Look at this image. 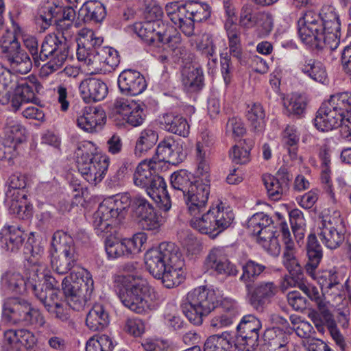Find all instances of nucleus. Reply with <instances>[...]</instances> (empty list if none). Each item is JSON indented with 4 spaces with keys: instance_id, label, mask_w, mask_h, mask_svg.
<instances>
[{
    "instance_id": "10",
    "label": "nucleus",
    "mask_w": 351,
    "mask_h": 351,
    "mask_svg": "<svg viewBox=\"0 0 351 351\" xmlns=\"http://www.w3.org/2000/svg\"><path fill=\"white\" fill-rule=\"evenodd\" d=\"M317 237L327 248L335 250L345 241L346 226L340 213L323 217L317 230Z\"/></svg>"
},
{
    "instance_id": "6",
    "label": "nucleus",
    "mask_w": 351,
    "mask_h": 351,
    "mask_svg": "<svg viewBox=\"0 0 351 351\" xmlns=\"http://www.w3.org/2000/svg\"><path fill=\"white\" fill-rule=\"evenodd\" d=\"M51 245L53 250L51 253L52 267L59 274L68 273L79 258L73 237L64 230H56Z\"/></svg>"
},
{
    "instance_id": "18",
    "label": "nucleus",
    "mask_w": 351,
    "mask_h": 351,
    "mask_svg": "<svg viewBox=\"0 0 351 351\" xmlns=\"http://www.w3.org/2000/svg\"><path fill=\"white\" fill-rule=\"evenodd\" d=\"M134 29L143 40L155 46L167 36V26L159 20L135 23Z\"/></svg>"
},
{
    "instance_id": "15",
    "label": "nucleus",
    "mask_w": 351,
    "mask_h": 351,
    "mask_svg": "<svg viewBox=\"0 0 351 351\" xmlns=\"http://www.w3.org/2000/svg\"><path fill=\"white\" fill-rule=\"evenodd\" d=\"M210 194V185L197 180L184 197L188 212L191 216H195L204 211Z\"/></svg>"
},
{
    "instance_id": "39",
    "label": "nucleus",
    "mask_w": 351,
    "mask_h": 351,
    "mask_svg": "<svg viewBox=\"0 0 351 351\" xmlns=\"http://www.w3.org/2000/svg\"><path fill=\"white\" fill-rule=\"evenodd\" d=\"M196 180L193 174L184 169L174 172L171 176L172 189L180 193L183 197L190 191V189Z\"/></svg>"
},
{
    "instance_id": "30",
    "label": "nucleus",
    "mask_w": 351,
    "mask_h": 351,
    "mask_svg": "<svg viewBox=\"0 0 351 351\" xmlns=\"http://www.w3.org/2000/svg\"><path fill=\"white\" fill-rule=\"evenodd\" d=\"M265 20L269 28L273 25V19L271 14L263 12H255L252 5H244L240 14V23L245 27H254L261 21Z\"/></svg>"
},
{
    "instance_id": "12",
    "label": "nucleus",
    "mask_w": 351,
    "mask_h": 351,
    "mask_svg": "<svg viewBox=\"0 0 351 351\" xmlns=\"http://www.w3.org/2000/svg\"><path fill=\"white\" fill-rule=\"evenodd\" d=\"M280 228L285 245L283 252V264L292 276L291 278H285V281L287 282L288 285L291 286V281H293L294 279L297 281L303 279V268L295 255L294 243L292 241L287 223L280 222Z\"/></svg>"
},
{
    "instance_id": "23",
    "label": "nucleus",
    "mask_w": 351,
    "mask_h": 351,
    "mask_svg": "<svg viewBox=\"0 0 351 351\" xmlns=\"http://www.w3.org/2000/svg\"><path fill=\"white\" fill-rule=\"evenodd\" d=\"M145 191L152 199L160 202L161 209L164 211L169 210L171 202L166 182L162 176L155 173Z\"/></svg>"
},
{
    "instance_id": "38",
    "label": "nucleus",
    "mask_w": 351,
    "mask_h": 351,
    "mask_svg": "<svg viewBox=\"0 0 351 351\" xmlns=\"http://www.w3.org/2000/svg\"><path fill=\"white\" fill-rule=\"evenodd\" d=\"M158 139V132L150 128L143 130L136 140L134 154L141 157L151 149L157 143Z\"/></svg>"
},
{
    "instance_id": "28",
    "label": "nucleus",
    "mask_w": 351,
    "mask_h": 351,
    "mask_svg": "<svg viewBox=\"0 0 351 351\" xmlns=\"http://www.w3.org/2000/svg\"><path fill=\"white\" fill-rule=\"evenodd\" d=\"M109 323V314L101 304H95L86 315V325L92 331H101Z\"/></svg>"
},
{
    "instance_id": "51",
    "label": "nucleus",
    "mask_w": 351,
    "mask_h": 351,
    "mask_svg": "<svg viewBox=\"0 0 351 351\" xmlns=\"http://www.w3.org/2000/svg\"><path fill=\"white\" fill-rule=\"evenodd\" d=\"M262 180L269 197L273 200L280 199L281 195L288 191L285 184H281L276 177L271 175H263Z\"/></svg>"
},
{
    "instance_id": "13",
    "label": "nucleus",
    "mask_w": 351,
    "mask_h": 351,
    "mask_svg": "<svg viewBox=\"0 0 351 351\" xmlns=\"http://www.w3.org/2000/svg\"><path fill=\"white\" fill-rule=\"evenodd\" d=\"M248 302L258 312H263L267 305L278 291L274 282L263 281L256 285H252L250 289H245Z\"/></svg>"
},
{
    "instance_id": "16",
    "label": "nucleus",
    "mask_w": 351,
    "mask_h": 351,
    "mask_svg": "<svg viewBox=\"0 0 351 351\" xmlns=\"http://www.w3.org/2000/svg\"><path fill=\"white\" fill-rule=\"evenodd\" d=\"M84 58H85L80 57L77 58V60L91 66L92 69L98 71L106 69L107 66L114 68L119 63L117 51L109 47L98 48L97 50L93 49V52L87 55V58L86 55Z\"/></svg>"
},
{
    "instance_id": "57",
    "label": "nucleus",
    "mask_w": 351,
    "mask_h": 351,
    "mask_svg": "<svg viewBox=\"0 0 351 351\" xmlns=\"http://www.w3.org/2000/svg\"><path fill=\"white\" fill-rule=\"evenodd\" d=\"M43 305L45 310L49 313L60 304L59 292L57 290H43L34 295Z\"/></svg>"
},
{
    "instance_id": "42",
    "label": "nucleus",
    "mask_w": 351,
    "mask_h": 351,
    "mask_svg": "<svg viewBox=\"0 0 351 351\" xmlns=\"http://www.w3.org/2000/svg\"><path fill=\"white\" fill-rule=\"evenodd\" d=\"M103 38L96 36V34L92 32H88L77 43L78 48L77 49V58H84V56L87 58V55L93 52V49L97 50L98 48H103Z\"/></svg>"
},
{
    "instance_id": "58",
    "label": "nucleus",
    "mask_w": 351,
    "mask_h": 351,
    "mask_svg": "<svg viewBox=\"0 0 351 351\" xmlns=\"http://www.w3.org/2000/svg\"><path fill=\"white\" fill-rule=\"evenodd\" d=\"M248 228L252 234H255L258 229H269L274 228L272 219L264 213H257L252 215L248 221Z\"/></svg>"
},
{
    "instance_id": "7",
    "label": "nucleus",
    "mask_w": 351,
    "mask_h": 351,
    "mask_svg": "<svg viewBox=\"0 0 351 351\" xmlns=\"http://www.w3.org/2000/svg\"><path fill=\"white\" fill-rule=\"evenodd\" d=\"M2 317L6 322L42 327L45 319L40 311L21 298H8L3 304Z\"/></svg>"
},
{
    "instance_id": "1",
    "label": "nucleus",
    "mask_w": 351,
    "mask_h": 351,
    "mask_svg": "<svg viewBox=\"0 0 351 351\" xmlns=\"http://www.w3.org/2000/svg\"><path fill=\"white\" fill-rule=\"evenodd\" d=\"M24 45L36 66L40 65V61H47L42 66V72L45 75H49L60 69L69 56L68 43L59 39L56 34L47 35L40 48L38 40L34 36L25 39Z\"/></svg>"
},
{
    "instance_id": "35",
    "label": "nucleus",
    "mask_w": 351,
    "mask_h": 351,
    "mask_svg": "<svg viewBox=\"0 0 351 351\" xmlns=\"http://www.w3.org/2000/svg\"><path fill=\"white\" fill-rule=\"evenodd\" d=\"M45 265H29L28 273L25 280L27 290L31 291L34 295L43 290V281L45 277Z\"/></svg>"
},
{
    "instance_id": "64",
    "label": "nucleus",
    "mask_w": 351,
    "mask_h": 351,
    "mask_svg": "<svg viewBox=\"0 0 351 351\" xmlns=\"http://www.w3.org/2000/svg\"><path fill=\"white\" fill-rule=\"evenodd\" d=\"M61 14V6L55 3L48 4L43 7L40 11V17L45 23V29L54 24L56 19H59Z\"/></svg>"
},
{
    "instance_id": "27",
    "label": "nucleus",
    "mask_w": 351,
    "mask_h": 351,
    "mask_svg": "<svg viewBox=\"0 0 351 351\" xmlns=\"http://www.w3.org/2000/svg\"><path fill=\"white\" fill-rule=\"evenodd\" d=\"M40 84H31L24 82L16 86L15 94L10 97V102L13 109L16 111L19 108L25 103L32 102L37 103L38 99L36 97L34 90L38 92V88Z\"/></svg>"
},
{
    "instance_id": "2",
    "label": "nucleus",
    "mask_w": 351,
    "mask_h": 351,
    "mask_svg": "<svg viewBox=\"0 0 351 351\" xmlns=\"http://www.w3.org/2000/svg\"><path fill=\"white\" fill-rule=\"evenodd\" d=\"M147 269L155 278L161 280L162 285L171 289L180 283L176 268L178 250L171 242L161 243L158 247L147 251L145 254Z\"/></svg>"
},
{
    "instance_id": "21",
    "label": "nucleus",
    "mask_w": 351,
    "mask_h": 351,
    "mask_svg": "<svg viewBox=\"0 0 351 351\" xmlns=\"http://www.w3.org/2000/svg\"><path fill=\"white\" fill-rule=\"evenodd\" d=\"M79 89L86 103L101 101L108 94L107 85L102 80L93 77L82 81Z\"/></svg>"
},
{
    "instance_id": "31",
    "label": "nucleus",
    "mask_w": 351,
    "mask_h": 351,
    "mask_svg": "<svg viewBox=\"0 0 351 351\" xmlns=\"http://www.w3.org/2000/svg\"><path fill=\"white\" fill-rule=\"evenodd\" d=\"M156 161L154 160H143L137 166L133 176L134 183L136 186L145 189L147 188L152 178L155 175Z\"/></svg>"
},
{
    "instance_id": "25",
    "label": "nucleus",
    "mask_w": 351,
    "mask_h": 351,
    "mask_svg": "<svg viewBox=\"0 0 351 351\" xmlns=\"http://www.w3.org/2000/svg\"><path fill=\"white\" fill-rule=\"evenodd\" d=\"M210 221L212 238H215L219 233L228 228L234 219V214L231 211L221 209L219 206L210 208L208 210Z\"/></svg>"
},
{
    "instance_id": "19",
    "label": "nucleus",
    "mask_w": 351,
    "mask_h": 351,
    "mask_svg": "<svg viewBox=\"0 0 351 351\" xmlns=\"http://www.w3.org/2000/svg\"><path fill=\"white\" fill-rule=\"evenodd\" d=\"M120 91L126 95L135 96L142 93L147 87L144 76L138 71L124 70L118 77Z\"/></svg>"
},
{
    "instance_id": "48",
    "label": "nucleus",
    "mask_w": 351,
    "mask_h": 351,
    "mask_svg": "<svg viewBox=\"0 0 351 351\" xmlns=\"http://www.w3.org/2000/svg\"><path fill=\"white\" fill-rule=\"evenodd\" d=\"M299 134L293 125H287L283 132V143L292 160L298 158Z\"/></svg>"
},
{
    "instance_id": "60",
    "label": "nucleus",
    "mask_w": 351,
    "mask_h": 351,
    "mask_svg": "<svg viewBox=\"0 0 351 351\" xmlns=\"http://www.w3.org/2000/svg\"><path fill=\"white\" fill-rule=\"evenodd\" d=\"M330 104L335 105V108L344 113H350L351 112V93L343 92L334 94L330 96Z\"/></svg>"
},
{
    "instance_id": "46",
    "label": "nucleus",
    "mask_w": 351,
    "mask_h": 351,
    "mask_svg": "<svg viewBox=\"0 0 351 351\" xmlns=\"http://www.w3.org/2000/svg\"><path fill=\"white\" fill-rule=\"evenodd\" d=\"M32 206L27 202V195L22 192L19 197H13L10 210L19 219H28L32 215Z\"/></svg>"
},
{
    "instance_id": "36",
    "label": "nucleus",
    "mask_w": 351,
    "mask_h": 351,
    "mask_svg": "<svg viewBox=\"0 0 351 351\" xmlns=\"http://www.w3.org/2000/svg\"><path fill=\"white\" fill-rule=\"evenodd\" d=\"M300 69L304 75L315 82L325 84L328 81L326 66L319 61L313 59L305 60L300 64Z\"/></svg>"
},
{
    "instance_id": "5",
    "label": "nucleus",
    "mask_w": 351,
    "mask_h": 351,
    "mask_svg": "<svg viewBox=\"0 0 351 351\" xmlns=\"http://www.w3.org/2000/svg\"><path fill=\"white\" fill-rule=\"evenodd\" d=\"M217 304L218 300L213 290L199 287L188 293L182 311L191 324L200 326L204 318L217 307Z\"/></svg>"
},
{
    "instance_id": "49",
    "label": "nucleus",
    "mask_w": 351,
    "mask_h": 351,
    "mask_svg": "<svg viewBox=\"0 0 351 351\" xmlns=\"http://www.w3.org/2000/svg\"><path fill=\"white\" fill-rule=\"evenodd\" d=\"M165 12L169 19L174 23L188 19L189 10L188 3H180L179 1H172L165 5Z\"/></svg>"
},
{
    "instance_id": "45",
    "label": "nucleus",
    "mask_w": 351,
    "mask_h": 351,
    "mask_svg": "<svg viewBox=\"0 0 351 351\" xmlns=\"http://www.w3.org/2000/svg\"><path fill=\"white\" fill-rule=\"evenodd\" d=\"M259 334L237 332L234 346L239 351H255L258 346Z\"/></svg>"
},
{
    "instance_id": "14",
    "label": "nucleus",
    "mask_w": 351,
    "mask_h": 351,
    "mask_svg": "<svg viewBox=\"0 0 351 351\" xmlns=\"http://www.w3.org/2000/svg\"><path fill=\"white\" fill-rule=\"evenodd\" d=\"M114 108L123 119L133 127L141 125L145 119L146 106L141 101L118 98L114 103Z\"/></svg>"
},
{
    "instance_id": "37",
    "label": "nucleus",
    "mask_w": 351,
    "mask_h": 351,
    "mask_svg": "<svg viewBox=\"0 0 351 351\" xmlns=\"http://www.w3.org/2000/svg\"><path fill=\"white\" fill-rule=\"evenodd\" d=\"M164 128L169 132L186 137L189 134L190 126L185 118L180 115L166 114L162 118Z\"/></svg>"
},
{
    "instance_id": "59",
    "label": "nucleus",
    "mask_w": 351,
    "mask_h": 351,
    "mask_svg": "<svg viewBox=\"0 0 351 351\" xmlns=\"http://www.w3.org/2000/svg\"><path fill=\"white\" fill-rule=\"evenodd\" d=\"M114 346L111 337L102 335L97 339H90L86 345V351H112Z\"/></svg>"
},
{
    "instance_id": "43",
    "label": "nucleus",
    "mask_w": 351,
    "mask_h": 351,
    "mask_svg": "<svg viewBox=\"0 0 351 351\" xmlns=\"http://www.w3.org/2000/svg\"><path fill=\"white\" fill-rule=\"evenodd\" d=\"M1 284L14 294H23L27 291L25 278L19 272L7 271L1 277Z\"/></svg>"
},
{
    "instance_id": "8",
    "label": "nucleus",
    "mask_w": 351,
    "mask_h": 351,
    "mask_svg": "<svg viewBox=\"0 0 351 351\" xmlns=\"http://www.w3.org/2000/svg\"><path fill=\"white\" fill-rule=\"evenodd\" d=\"M119 281L123 287V289L119 291V298L121 303L136 313H145L149 309L145 298L150 290L147 282L139 276L133 275L120 276Z\"/></svg>"
},
{
    "instance_id": "50",
    "label": "nucleus",
    "mask_w": 351,
    "mask_h": 351,
    "mask_svg": "<svg viewBox=\"0 0 351 351\" xmlns=\"http://www.w3.org/2000/svg\"><path fill=\"white\" fill-rule=\"evenodd\" d=\"M246 117L254 131L261 132L265 126V110L261 104L254 103L247 110Z\"/></svg>"
},
{
    "instance_id": "41",
    "label": "nucleus",
    "mask_w": 351,
    "mask_h": 351,
    "mask_svg": "<svg viewBox=\"0 0 351 351\" xmlns=\"http://www.w3.org/2000/svg\"><path fill=\"white\" fill-rule=\"evenodd\" d=\"M308 100L305 95L293 93L289 98L284 101L285 114L290 117L291 115L300 118L305 112Z\"/></svg>"
},
{
    "instance_id": "9",
    "label": "nucleus",
    "mask_w": 351,
    "mask_h": 351,
    "mask_svg": "<svg viewBox=\"0 0 351 351\" xmlns=\"http://www.w3.org/2000/svg\"><path fill=\"white\" fill-rule=\"evenodd\" d=\"M93 285L89 274L80 278L76 274L65 277L62 282V289L69 306L76 311L82 310L87 296L90 295L93 291Z\"/></svg>"
},
{
    "instance_id": "3",
    "label": "nucleus",
    "mask_w": 351,
    "mask_h": 351,
    "mask_svg": "<svg viewBox=\"0 0 351 351\" xmlns=\"http://www.w3.org/2000/svg\"><path fill=\"white\" fill-rule=\"evenodd\" d=\"M133 199L128 193H119L106 199L93 216V225L97 234L108 232V228L121 222Z\"/></svg>"
},
{
    "instance_id": "53",
    "label": "nucleus",
    "mask_w": 351,
    "mask_h": 351,
    "mask_svg": "<svg viewBox=\"0 0 351 351\" xmlns=\"http://www.w3.org/2000/svg\"><path fill=\"white\" fill-rule=\"evenodd\" d=\"M189 17L195 23H200L207 20L210 16V7L207 4L198 1H188Z\"/></svg>"
},
{
    "instance_id": "33",
    "label": "nucleus",
    "mask_w": 351,
    "mask_h": 351,
    "mask_svg": "<svg viewBox=\"0 0 351 351\" xmlns=\"http://www.w3.org/2000/svg\"><path fill=\"white\" fill-rule=\"evenodd\" d=\"M265 269V265L252 259H248L241 265L242 274L239 277V280L244 284L245 289H250Z\"/></svg>"
},
{
    "instance_id": "61",
    "label": "nucleus",
    "mask_w": 351,
    "mask_h": 351,
    "mask_svg": "<svg viewBox=\"0 0 351 351\" xmlns=\"http://www.w3.org/2000/svg\"><path fill=\"white\" fill-rule=\"evenodd\" d=\"M261 321L252 314L243 316L237 326V332L258 333L261 329Z\"/></svg>"
},
{
    "instance_id": "40",
    "label": "nucleus",
    "mask_w": 351,
    "mask_h": 351,
    "mask_svg": "<svg viewBox=\"0 0 351 351\" xmlns=\"http://www.w3.org/2000/svg\"><path fill=\"white\" fill-rule=\"evenodd\" d=\"M274 229V227L267 230L258 229L254 234L257 236L258 243L267 252L271 254H277L280 252V245L276 235V231Z\"/></svg>"
},
{
    "instance_id": "4",
    "label": "nucleus",
    "mask_w": 351,
    "mask_h": 351,
    "mask_svg": "<svg viewBox=\"0 0 351 351\" xmlns=\"http://www.w3.org/2000/svg\"><path fill=\"white\" fill-rule=\"evenodd\" d=\"M76 154L79 172L88 183L97 185L108 171L109 158L97 154L95 144L90 141L81 143Z\"/></svg>"
},
{
    "instance_id": "34",
    "label": "nucleus",
    "mask_w": 351,
    "mask_h": 351,
    "mask_svg": "<svg viewBox=\"0 0 351 351\" xmlns=\"http://www.w3.org/2000/svg\"><path fill=\"white\" fill-rule=\"evenodd\" d=\"M4 58L8 61L10 69L15 73L26 74L32 69V60L27 52L22 48Z\"/></svg>"
},
{
    "instance_id": "52",
    "label": "nucleus",
    "mask_w": 351,
    "mask_h": 351,
    "mask_svg": "<svg viewBox=\"0 0 351 351\" xmlns=\"http://www.w3.org/2000/svg\"><path fill=\"white\" fill-rule=\"evenodd\" d=\"M5 137L14 143H21L25 141V128L17 121L8 119L4 127Z\"/></svg>"
},
{
    "instance_id": "56",
    "label": "nucleus",
    "mask_w": 351,
    "mask_h": 351,
    "mask_svg": "<svg viewBox=\"0 0 351 351\" xmlns=\"http://www.w3.org/2000/svg\"><path fill=\"white\" fill-rule=\"evenodd\" d=\"M323 29V22L311 24L309 27H299V36L306 44L313 45L322 34Z\"/></svg>"
},
{
    "instance_id": "54",
    "label": "nucleus",
    "mask_w": 351,
    "mask_h": 351,
    "mask_svg": "<svg viewBox=\"0 0 351 351\" xmlns=\"http://www.w3.org/2000/svg\"><path fill=\"white\" fill-rule=\"evenodd\" d=\"M265 346H271L282 343H290L291 334L278 327H272L265 330L263 336Z\"/></svg>"
},
{
    "instance_id": "26",
    "label": "nucleus",
    "mask_w": 351,
    "mask_h": 351,
    "mask_svg": "<svg viewBox=\"0 0 351 351\" xmlns=\"http://www.w3.org/2000/svg\"><path fill=\"white\" fill-rule=\"evenodd\" d=\"M306 248L308 260L304 265V269L310 276L313 277L323 257L322 247L319 243L315 234L308 235Z\"/></svg>"
},
{
    "instance_id": "17",
    "label": "nucleus",
    "mask_w": 351,
    "mask_h": 351,
    "mask_svg": "<svg viewBox=\"0 0 351 351\" xmlns=\"http://www.w3.org/2000/svg\"><path fill=\"white\" fill-rule=\"evenodd\" d=\"M335 107L330 100L322 103L314 119V125L317 130L327 132L341 125L344 114Z\"/></svg>"
},
{
    "instance_id": "20",
    "label": "nucleus",
    "mask_w": 351,
    "mask_h": 351,
    "mask_svg": "<svg viewBox=\"0 0 351 351\" xmlns=\"http://www.w3.org/2000/svg\"><path fill=\"white\" fill-rule=\"evenodd\" d=\"M156 155L159 162H165L176 165L185 157L182 146L173 138L163 139L158 145Z\"/></svg>"
},
{
    "instance_id": "22",
    "label": "nucleus",
    "mask_w": 351,
    "mask_h": 351,
    "mask_svg": "<svg viewBox=\"0 0 351 351\" xmlns=\"http://www.w3.org/2000/svg\"><path fill=\"white\" fill-rule=\"evenodd\" d=\"M106 16V8L99 1H88L83 3L78 11L75 22L77 27L84 23L101 22Z\"/></svg>"
},
{
    "instance_id": "11",
    "label": "nucleus",
    "mask_w": 351,
    "mask_h": 351,
    "mask_svg": "<svg viewBox=\"0 0 351 351\" xmlns=\"http://www.w3.org/2000/svg\"><path fill=\"white\" fill-rule=\"evenodd\" d=\"M132 210L141 229L154 231L160 228L162 224L161 217L145 198L135 197L132 204Z\"/></svg>"
},
{
    "instance_id": "44",
    "label": "nucleus",
    "mask_w": 351,
    "mask_h": 351,
    "mask_svg": "<svg viewBox=\"0 0 351 351\" xmlns=\"http://www.w3.org/2000/svg\"><path fill=\"white\" fill-rule=\"evenodd\" d=\"M16 82L11 72L3 66L0 67V104L10 102L12 91L15 89Z\"/></svg>"
},
{
    "instance_id": "24",
    "label": "nucleus",
    "mask_w": 351,
    "mask_h": 351,
    "mask_svg": "<svg viewBox=\"0 0 351 351\" xmlns=\"http://www.w3.org/2000/svg\"><path fill=\"white\" fill-rule=\"evenodd\" d=\"M104 119L105 113L101 108L87 107L77 119V125L83 130L91 133L97 131L98 126L104 123Z\"/></svg>"
},
{
    "instance_id": "47",
    "label": "nucleus",
    "mask_w": 351,
    "mask_h": 351,
    "mask_svg": "<svg viewBox=\"0 0 351 351\" xmlns=\"http://www.w3.org/2000/svg\"><path fill=\"white\" fill-rule=\"evenodd\" d=\"M228 337L229 334L226 332L210 336L204 343V351H232Z\"/></svg>"
},
{
    "instance_id": "29",
    "label": "nucleus",
    "mask_w": 351,
    "mask_h": 351,
    "mask_svg": "<svg viewBox=\"0 0 351 351\" xmlns=\"http://www.w3.org/2000/svg\"><path fill=\"white\" fill-rule=\"evenodd\" d=\"M204 73L201 67L189 66L182 71V84L184 89L190 93L198 92L202 89Z\"/></svg>"
},
{
    "instance_id": "63",
    "label": "nucleus",
    "mask_w": 351,
    "mask_h": 351,
    "mask_svg": "<svg viewBox=\"0 0 351 351\" xmlns=\"http://www.w3.org/2000/svg\"><path fill=\"white\" fill-rule=\"evenodd\" d=\"M290 223L292 232L297 240H301L304 237V219L303 213L298 209L292 210L289 213Z\"/></svg>"
},
{
    "instance_id": "32",
    "label": "nucleus",
    "mask_w": 351,
    "mask_h": 351,
    "mask_svg": "<svg viewBox=\"0 0 351 351\" xmlns=\"http://www.w3.org/2000/svg\"><path fill=\"white\" fill-rule=\"evenodd\" d=\"M1 234L5 241L7 250L16 252L22 246L27 234L17 225H6L2 230Z\"/></svg>"
},
{
    "instance_id": "62",
    "label": "nucleus",
    "mask_w": 351,
    "mask_h": 351,
    "mask_svg": "<svg viewBox=\"0 0 351 351\" xmlns=\"http://www.w3.org/2000/svg\"><path fill=\"white\" fill-rule=\"evenodd\" d=\"M340 43V32H322L313 45L317 48L327 47L333 51Z\"/></svg>"
},
{
    "instance_id": "55",
    "label": "nucleus",
    "mask_w": 351,
    "mask_h": 351,
    "mask_svg": "<svg viewBox=\"0 0 351 351\" xmlns=\"http://www.w3.org/2000/svg\"><path fill=\"white\" fill-rule=\"evenodd\" d=\"M105 249L108 257L111 258L129 256L125 239L119 241L116 238H107L105 241Z\"/></svg>"
}]
</instances>
